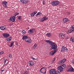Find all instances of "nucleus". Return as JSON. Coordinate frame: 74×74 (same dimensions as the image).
Wrapping results in <instances>:
<instances>
[{"label":"nucleus","instance_id":"f257e3e1","mask_svg":"<svg viewBox=\"0 0 74 74\" xmlns=\"http://www.w3.org/2000/svg\"><path fill=\"white\" fill-rule=\"evenodd\" d=\"M46 42L50 44L51 46V50L52 49H54L53 51L50 52L51 55H53L57 51V45H56V44L52 42L50 40H47Z\"/></svg>","mask_w":74,"mask_h":74},{"label":"nucleus","instance_id":"f03ea898","mask_svg":"<svg viewBox=\"0 0 74 74\" xmlns=\"http://www.w3.org/2000/svg\"><path fill=\"white\" fill-rule=\"evenodd\" d=\"M51 4L53 5H58L59 4V1H53L51 3Z\"/></svg>","mask_w":74,"mask_h":74},{"label":"nucleus","instance_id":"7ed1b4c3","mask_svg":"<svg viewBox=\"0 0 74 74\" xmlns=\"http://www.w3.org/2000/svg\"><path fill=\"white\" fill-rule=\"evenodd\" d=\"M59 37L61 39H64L65 37H66V35L65 34L63 33L60 34H59Z\"/></svg>","mask_w":74,"mask_h":74},{"label":"nucleus","instance_id":"20e7f679","mask_svg":"<svg viewBox=\"0 0 74 74\" xmlns=\"http://www.w3.org/2000/svg\"><path fill=\"white\" fill-rule=\"evenodd\" d=\"M56 69H51L49 70V73L50 74H55Z\"/></svg>","mask_w":74,"mask_h":74},{"label":"nucleus","instance_id":"39448f33","mask_svg":"<svg viewBox=\"0 0 74 74\" xmlns=\"http://www.w3.org/2000/svg\"><path fill=\"white\" fill-rule=\"evenodd\" d=\"M2 5L5 8H7V4H8V2L6 1H4L2 3Z\"/></svg>","mask_w":74,"mask_h":74},{"label":"nucleus","instance_id":"423d86ee","mask_svg":"<svg viewBox=\"0 0 74 74\" xmlns=\"http://www.w3.org/2000/svg\"><path fill=\"white\" fill-rule=\"evenodd\" d=\"M68 51V49L67 48L64 46H63L61 49V51L63 52H67Z\"/></svg>","mask_w":74,"mask_h":74},{"label":"nucleus","instance_id":"0eeeda50","mask_svg":"<svg viewBox=\"0 0 74 74\" xmlns=\"http://www.w3.org/2000/svg\"><path fill=\"white\" fill-rule=\"evenodd\" d=\"M63 21L64 23H69L70 22V21L67 18H64L63 20Z\"/></svg>","mask_w":74,"mask_h":74},{"label":"nucleus","instance_id":"6e6552de","mask_svg":"<svg viewBox=\"0 0 74 74\" xmlns=\"http://www.w3.org/2000/svg\"><path fill=\"white\" fill-rule=\"evenodd\" d=\"M66 61V59H64L63 60H61L58 62V64H62L63 63H64Z\"/></svg>","mask_w":74,"mask_h":74},{"label":"nucleus","instance_id":"1a4fd4ad","mask_svg":"<svg viewBox=\"0 0 74 74\" xmlns=\"http://www.w3.org/2000/svg\"><path fill=\"white\" fill-rule=\"evenodd\" d=\"M21 3H23V4H28V1L27 0H20Z\"/></svg>","mask_w":74,"mask_h":74},{"label":"nucleus","instance_id":"9d476101","mask_svg":"<svg viewBox=\"0 0 74 74\" xmlns=\"http://www.w3.org/2000/svg\"><path fill=\"white\" fill-rule=\"evenodd\" d=\"M40 21L42 22H43V21H46L48 19V17L46 16H44L42 18H40Z\"/></svg>","mask_w":74,"mask_h":74},{"label":"nucleus","instance_id":"9b49d317","mask_svg":"<svg viewBox=\"0 0 74 74\" xmlns=\"http://www.w3.org/2000/svg\"><path fill=\"white\" fill-rule=\"evenodd\" d=\"M47 72L46 69L44 68H42L40 70V73H46Z\"/></svg>","mask_w":74,"mask_h":74},{"label":"nucleus","instance_id":"f8f14e48","mask_svg":"<svg viewBox=\"0 0 74 74\" xmlns=\"http://www.w3.org/2000/svg\"><path fill=\"white\" fill-rule=\"evenodd\" d=\"M28 64L29 66H33L34 65V62L32 61H30L28 62Z\"/></svg>","mask_w":74,"mask_h":74},{"label":"nucleus","instance_id":"ddd939ff","mask_svg":"<svg viewBox=\"0 0 74 74\" xmlns=\"http://www.w3.org/2000/svg\"><path fill=\"white\" fill-rule=\"evenodd\" d=\"M34 32H35V29H32L28 31V33L30 34H31L32 33H33Z\"/></svg>","mask_w":74,"mask_h":74},{"label":"nucleus","instance_id":"4468645a","mask_svg":"<svg viewBox=\"0 0 74 74\" xmlns=\"http://www.w3.org/2000/svg\"><path fill=\"white\" fill-rule=\"evenodd\" d=\"M71 29L70 30H69L68 31V32L69 33H71L72 32V33H74V25H73L71 27Z\"/></svg>","mask_w":74,"mask_h":74},{"label":"nucleus","instance_id":"2eb2a0df","mask_svg":"<svg viewBox=\"0 0 74 74\" xmlns=\"http://www.w3.org/2000/svg\"><path fill=\"white\" fill-rule=\"evenodd\" d=\"M57 69L58 70H59L60 72H62L63 71V69L62 67L61 66L58 67L57 68Z\"/></svg>","mask_w":74,"mask_h":74},{"label":"nucleus","instance_id":"dca6fc26","mask_svg":"<svg viewBox=\"0 0 74 74\" xmlns=\"http://www.w3.org/2000/svg\"><path fill=\"white\" fill-rule=\"evenodd\" d=\"M15 16H12L10 18V19L12 22H14L15 21Z\"/></svg>","mask_w":74,"mask_h":74},{"label":"nucleus","instance_id":"f3484780","mask_svg":"<svg viewBox=\"0 0 74 74\" xmlns=\"http://www.w3.org/2000/svg\"><path fill=\"white\" fill-rule=\"evenodd\" d=\"M3 36H4V37H6V38L8 37V36H10V34H7V33L3 34Z\"/></svg>","mask_w":74,"mask_h":74},{"label":"nucleus","instance_id":"a211bd4d","mask_svg":"<svg viewBox=\"0 0 74 74\" xmlns=\"http://www.w3.org/2000/svg\"><path fill=\"white\" fill-rule=\"evenodd\" d=\"M25 41L26 42H28L29 43H30V42H32V40L31 39L28 38L27 39H26V40H25Z\"/></svg>","mask_w":74,"mask_h":74},{"label":"nucleus","instance_id":"6ab92c4d","mask_svg":"<svg viewBox=\"0 0 74 74\" xmlns=\"http://www.w3.org/2000/svg\"><path fill=\"white\" fill-rule=\"evenodd\" d=\"M7 29L6 27L5 26H2L0 27V29L1 30H5Z\"/></svg>","mask_w":74,"mask_h":74},{"label":"nucleus","instance_id":"aec40b11","mask_svg":"<svg viewBox=\"0 0 74 74\" xmlns=\"http://www.w3.org/2000/svg\"><path fill=\"white\" fill-rule=\"evenodd\" d=\"M74 69L73 68H71L69 69L68 70V71H72V72H74Z\"/></svg>","mask_w":74,"mask_h":74},{"label":"nucleus","instance_id":"412c9836","mask_svg":"<svg viewBox=\"0 0 74 74\" xmlns=\"http://www.w3.org/2000/svg\"><path fill=\"white\" fill-rule=\"evenodd\" d=\"M8 61L7 59H6L4 61V65H6V64L8 63Z\"/></svg>","mask_w":74,"mask_h":74},{"label":"nucleus","instance_id":"4be33fe9","mask_svg":"<svg viewBox=\"0 0 74 74\" xmlns=\"http://www.w3.org/2000/svg\"><path fill=\"white\" fill-rule=\"evenodd\" d=\"M27 36H23L22 38V39L23 40H26V39H27Z\"/></svg>","mask_w":74,"mask_h":74},{"label":"nucleus","instance_id":"5701e85b","mask_svg":"<svg viewBox=\"0 0 74 74\" xmlns=\"http://www.w3.org/2000/svg\"><path fill=\"white\" fill-rule=\"evenodd\" d=\"M61 66L62 67V69H64L66 68V65L64 64L61 65Z\"/></svg>","mask_w":74,"mask_h":74},{"label":"nucleus","instance_id":"b1692460","mask_svg":"<svg viewBox=\"0 0 74 74\" xmlns=\"http://www.w3.org/2000/svg\"><path fill=\"white\" fill-rule=\"evenodd\" d=\"M71 41H72V42H74V38L73 37H72L70 40Z\"/></svg>","mask_w":74,"mask_h":74},{"label":"nucleus","instance_id":"393cba45","mask_svg":"<svg viewBox=\"0 0 74 74\" xmlns=\"http://www.w3.org/2000/svg\"><path fill=\"white\" fill-rule=\"evenodd\" d=\"M46 35L47 36V37H51V33H49V32H48Z\"/></svg>","mask_w":74,"mask_h":74},{"label":"nucleus","instance_id":"a878e982","mask_svg":"<svg viewBox=\"0 0 74 74\" xmlns=\"http://www.w3.org/2000/svg\"><path fill=\"white\" fill-rule=\"evenodd\" d=\"M42 14V13L41 12H38L36 15V16H38V15H41Z\"/></svg>","mask_w":74,"mask_h":74},{"label":"nucleus","instance_id":"bb28decb","mask_svg":"<svg viewBox=\"0 0 74 74\" xmlns=\"http://www.w3.org/2000/svg\"><path fill=\"white\" fill-rule=\"evenodd\" d=\"M14 42L13 41L11 43V45L10 46V47H12L13 45H14Z\"/></svg>","mask_w":74,"mask_h":74},{"label":"nucleus","instance_id":"cd10ccee","mask_svg":"<svg viewBox=\"0 0 74 74\" xmlns=\"http://www.w3.org/2000/svg\"><path fill=\"white\" fill-rule=\"evenodd\" d=\"M37 44L35 43V45L33 47V48H34V49L36 48L37 47Z\"/></svg>","mask_w":74,"mask_h":74},{"label":"nucleus","instance_id":"c85d7f7f","mask_svg":"<svg viewBox=\"0 0 74 74\" xmlns=\"http://www.w3.org/2000/svg\"><path fill=\"white\" fill-rule=\"evenodd\" d=\"M26 33V32L24 30H23L22 32V34H25V33Z\"/></svg>","mask_w":74,"mask_h":74},{"label":"nucleus","instance_id":"c756f323","mask_svg":"<svg viewBox=\"0 0 74 74\" xmlns=\"http://www.w3.org/2000/svg\"><path fill=\"white\" fill-rule=\"evenodd\" d=\"M11 40V37H10L9 38H8L6 39V40L8 41H10Z\"/></svg>","mask_w":74,"mask_h":74},{"label":"nucleus","instance_id":"7c9ffc66","mask_svg":"<svg viewBox=\"0 0 74 74\" xmlns=\"http://www.w3.org/2000/svg\"><path fill=\"white\" fill-rule=\"evenodd\" d=\"M34 13V14L36 15L37 13V11L36 10H35L34 12H33Z\"/></svg>","mask_w":74,"mask_h":74},{"label":"nucleus","instance_id":"2f4dec72","mask_svg":"<svg viewBox=\"0 0 74 74\" xmlns=\"http://www.w3.org/2000/svg\"><path fill=\"white\" fill-rule=\"evenodd\" d=\"M12 55H11V54H10L8 56V57L9 58H11V57H12Z\"/></svg>","mask_w":74,"mask_h":74},{"label":"nucleus","instance_id":"473e14b6","mask_svg":"<svg viewBox=\"0 0 74 74\" xmlns=\"http://www.w3.org/2000/svg\"><path fill=\"white\" fill-rule=\"evenodd\" d=\"M4 51H1L0 52V55H2V54H3L4 53Z\"/></svg>","mask_w":74,"mask_h":74},{"label":"nucleus","instance_id":"72a5a7b5","mask_svg":"<svg viewBox=\"0 0 74 74\" xmlns=\"http://www.w3.org/2000/svg\"><path fill=\"white\" fill-rule=\"evenodd\" d=\"M31 16L32 17H33L34 16V14L32 12L31 14Z\"/></svg>","mask_w":74,"mask_h":74},{"label":"nucleus","instance_id":"f704fd0d","mask_svg":"<svg viewBox=\"0 0 74 74\" xmlns=\"http://www.w3.org/2000/svg\"><path fill=\"white\" fill-rule=\"evenodd\" d=\"M24 74H29V72L28 71H26L25 73H24Z\"/></svg>","mask_w":74,"mask_h":74},{"label":"nucleus","instance_id":"c9c22d12","mask_svg":"<svg viewBox=\"0 0 74 74\" xmlns=\"http://www.w3.org/2000/svg\"><path fill=\"white\" fill-rule=\"evenodd\" d=\"M59 74V71H56V73L55 74Z\"/></svg>","mask_w":74,"mask_h":74},{"label":"nucleus","instance_id":"e433bc0d","mask_svg":"<svg viewBox=\"0 0 74 74\" xmlns=\"http://www.w3.org/2000/svg\"><path fill=\"white\" fill-rule=\"evenodd\" d=\"M42 3L43 5H45V1H43Z\"/></svg>","mask_w":74,"mask_h":74},{"label":"nucleus","instance_id":"4c0bfd02","mask_svg":"<svg viewBox=\"0 0 74 74\" xmlns=\"http://www.w3.org/2000/svg\"><path fill=\"white\" fill-rule=\"evenodd\" d=\"M21 17H22V16H19L18 17V19H21Z\"/></svg>","mask_w":74,"mask_h":74},{"label":"nucleus","instance_id":"58836bf2","mask_svg":"<svg viewBox=\"0 0 74 74\" xmlns=\"http://www.w3.org/2000/svg\"><path fill=\"white\" fill-rule=\"evenodd\" d=\"M31 58L32 60H34V58L33 57H31Z\"/></svg>","mask_w":74,"mask_h":74},{"label":"nucleus","instance_id":"ea45409f","mask_svg":"<svg viewBox=\"0 0 74 74\" xmlns=\"http://www.w3.org/2000/svg\"><path fill=\"white\" fill-rule=\"evenodd\" d=\"M17 14H16V13L14 15V16H16V15H17Z\"/></svg>","mask_w":74,"mask_h":74},{"label":"nucleus","instance_id":"a19ab883","mask_svg":"<svg viewBox=\"0 0 74 74\" xmlns=\"http://www.w3.org/2000/svg\"><path fill=\"white\" fill-rule=\"evenodd\" d=\"M42 74H44L45 73H45V72H40Z\"/></svg>","mask_w":74,"mask_h":74},{"label":"nucleus","instance_id":"79ce46f5","mask_svg":"<svg viewBox=\"0 0 74 74\" xmlns=\"http://www.w3.org/2000/svg\"><path fill=\"white\" fill-rule=\"evenodd\" d=\"M55 62V60H53L52 61V63H53V62Z\"/></svg>","mask_w":74,"mask_h":74},{"label":"nucleus","instance_id":"37998d69","mask_svg":"<svg viewBox=\"0 0 74 74\" xmlns=\"http://www.w3.org/2000/svg\"><path fill=\"white\" fill-rule=\"evenodd\" d=\"M72 63H73V64H74V60H73L72 61Z\"/></svg>","mask_w":74,"mask_h":74},{"label":"nucleus","instance_id":"c03bdc74","mask_svg":"<svg viewBox=\"0 0 74 74\" xmlns=\"http://www.w3.org/2000/svg\"><path fill=\"white\" fill-rule=\"evenodd\" d=\"M4 70H1V71H2V72H3V71H4Z\"/></svg>","mask_w":74,"mask_h":74},{"label":"nucleus","instance_id":"a18cd8bd","mask_svg":"<svg viewBox=\"0 0 74 74\" xmlns=\"http://www.w3.org/2000/svg\"><path fill=\"white\" fill-rule=\"evenodd\" d=\"M16 14H17V15H19V13H16Z\"/></svg>","mask_w":74,"mask_h":74},{"label":"nucleus","instance_id":"49530a36","mask_svg":"<svg viewBox=\"0 0 74 74\" xmlns=\"http://www.w3.org/2000/svg\"><path fill=\"white\" fill-rule=\"evenodd\" d=\"M69 37H67V39H69Z\"/></svg>","mask_w":74,"mask_h":74},{"label":"nucleus","instance_id":"de8ad7c7","mask_svg":"<svg viewBox=\"0 0 74 74\" xmlns=\"http://www.w3.org/2000/svg\"><path fill=\"white\" fill-rule=\"evenodd\" d=\"M3 60H5V58H3Z\"/></svg>","mask_w":74,"mask_h":74},{"label":"nucleus","instance_id":"09e8293b","mask_svg":"<svg viewBox=\"0 0 74 74\" xmlns=\"http://www.w3.org/2000/svg\"><path fill=\"white\" fill-rule=\"evenodd\" d=\"M70 13L69 14V15H70Z\"/></svg>","mask_w":74,"mask_h":74}]
</instances>
